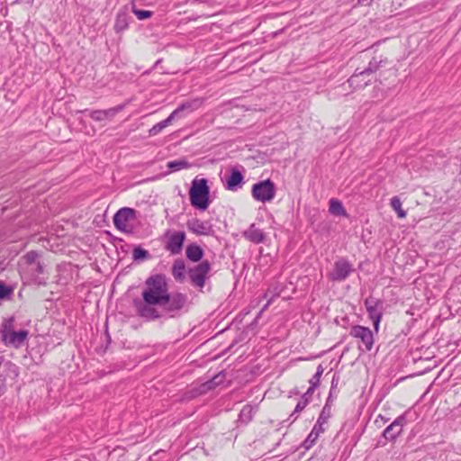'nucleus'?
I'll return each instance as SVG.
<instances>
[{"label": "nucleus", "mask_w": 461, "mask_h": 461, "mask_svg": "<svg viewBox=\"0 0 461 461\" xmlns=\"http://www.w3.org/2000/svg\"><path fill=\"white\" fill-rule=\"evenodd\" d=\"M168 293V284L167 277L163 274H155L148 277L145 281V287L141 296L147 304H161L163 299Z\"/></svg>", "instance_id": "obj_1"}, {"label": "nucleus", "mask_w": 461, "mask_h": 461, "mask_svg": "<svg viewBox=\"0 0 461 461\" xmlns=\"http://www.w3.org/2000/svg\"><path fill=\"white\" fill-rule=\"evenodd\" d=\"M1 339L6 346L21 348L27 339L29 332L26 330H14V318L5 320L0 328Z\"/></svg>", "instance_id": "obj_2"}, {"label": "nucleus", "mask_w": 461, "mask_h": 461, "mask_svg": "<svg viewBox=\"0 0 461 461\" xmlns=\"http://www.w3.org/2000/svg\"><path fill=\"white\" fill-rule=\"evenodd\" d=\"M209 194L210 188L207 180L195 177L192 181L189 190L191 204L199 210H206L209 206Z\"/></svg>", "instance_id": "obj_3"}, {"label": "nucleus", "mask_w": 461, "mask_h": 461, "mask_svg": "<svg viewBox=\"0 0 461 461\" xmlns=\"http://www.w3.org/2000/svg\"><path fill=\"white\" fill-rule=\"evenodd\" d=\"M387 63V59L380 56L379 58L374 57L368 63V66L363 69L359 70L357 68L355 73L349 77L348 80L350 86L355 88H361L368 85L370 79L368 77L370 75L376 72L382 66Z\"/></svg>", "instance_id": "obj_4"}, {"label": "nucleus", "mask_w": 461, "mask_h": 461, "mask_svg": "<svg viewBox=\"0 0 461 461\" xmlns=\"http://www.w3.org/2000/svg\"><path fill=\"white\" fill-rule=\"evenodd\" d=\"M113 220L118 230L125 233H132V222L137 220V211L130 207H122L115 212Z\"/></svg>", "instance_id": "obj_5"}, {"label": "nucleus", "mask_w": 461, "mask_h": 461, "mask_svg": "<svg viewBox=\"0 0 461 461\" xmlns=\"http://www.w3.org/2000/svg\"><path fill=\"white\" fill-rule=\"evenodd\" d=\"M276 194V188L274 182L270 179L259 181L252 185V197L261 203L271 202Z\"/></svg>", "instance_id": "obj_6"}, {"label": "nucleus", "mask_w": 461, "mask_h": 461, "mask_svg": "<svg viewBox=\"0 0 461 461\" xmlns=\"http://www.w3.org/2000/svg\"><path fill=\"white\" fill-rule=\"evenodd\" d=\"M187 303V296L182 293L169 292L167 294L166 298L163 299V303L159 304L165 312L174 317L179 311H181Z\"/></svg>", "instance_id": "obj_7"}, {"label": "nucleus", "mask_w": 461, "mask_h": 461, "mask_svg": "<svg viewBox=\"0 0 461 461\" xmlns=\"http://www.w3.org/2000/svg\"><path fill=\"white\" fill-rule=\"evenodd\" d=\"M211 270V264L207 260H203L197 266L192 267L188 271L191 283L197 287L203 288L207 278V275Z\"/></svg>", "instance_id": "obj_8"}, {"label": "nucleus", "mask_w": 461, "mask_h": 461, "mask_svg": "<svg viewBox=\"0 0 461 461\" xmlns=\"http://www.w3.org/2000/svg\"><path fill=\"white\" fill-rule=\"evenodd\" d=\"M365 306L369 318L373 321L375 332H378L383 316V302L374 297H368L365 300Z\"/></svg>", "instance_id": "obj_9"}, {"label": "nucleus", "mask_w": 461, "mask_h": 461, "mask_svg": "<svg viewBox=\"0 0 461 461\" xmlns=\"http://www.w3.org/2000/svg\"><path fill=\"white\" fill-rule=\"evenodd\" d=\"M354 268L352 264L346 258H339L334 263L332 271L329 277L332 281H344L352 272Z\"/></svg>", "instance_id": "obj_10"}, {"label": "nucleus", "mask_w": 461, "mask_h": 461, "mask_svg": "<svg viewBox=\"0 0 461 461\" xmlns=\"http://www.w3.org/2000/svg\"><path fill=\"white\" fill-rule=\"evenodd\" d=\"M349 335L359 339L363 343L366 351H370L373 348L374 335L369 328L355 325L350 329Z\"/></svg>", "instance_id": "obj_11"}, {"label": "nucleus", "mask_w": 461, "mask_h": 461, "mask_svg": "<svg viewBox=\"0 0 461 461\" xmlns=\"http://www.w3.org/2000/svg\"><path fill=\"white\" fill-rule=\"evenodd\" d=\"M166 238V250L169 251L172 255L179 254L183 249L185 233L184 231H167Z\"/></svg>", "instance_id": "obj_12"}, {"label": "nucleus", "mask_w": 461, "mask_h": 461, "mask_svg": "<svg viewBox=\"0 0 461 461\" xmlns=\"http://www.w3.org/2000/svg\"><path fill=\"white\" fill-rule=\"evenodd\" d=\"M405 422V415H400L385 428L383 431V437L389 441L394 440L402 433Z\"/></svg>", "instance_id": "obj_13"}, {"label": "nucleus", "mask_w": 461, "mask_h": 461, "mask_svg": "<svg viewBox=\"0 0 461 461\" xmlns=\"http://www.w3.org/2000/svg\"><path fill=\"white\" fill-rule=\"evenodd\" d=\"M186 227L191 232L196 235L208 236L213 232L212 227L208 221H201L196 218L188 220Z\"/></svg>", "instance_id": "obj_14"}, {"label": "nucleus", "mask_w": 461, "mask_h": 461, "mask_svg": "<svg viewBox=\"0 0 461 461\" xmlns=\"http://www.w3.org/2000/svg\"><path fill=\"white\" fill-rule=\"evenodd\" d=\"M242 237L252 243L259 244L265 241L266 234L255 223H252L242 232Z\"/></svg>", "instance_id": "obj_15"}, {"label": "nucleus", "mask_w": 461, "mask_h": 461, "mask_svg": "<svg viewBox=\"0 0 461 461\" xmlns=\"http://www.w3.org/2000/svg\"><path fill=\"white\" fill-rule=\"evenodd\" d=\"M203 104L202 99L196 98L191 101H186L183 104H181L176 110H174L171 114L174 116V118H180L182 116L183 112H194V110L198 109Z\"/></svg>", "instance_id": "obj_16"}, {"label": "nucleus", "mask_w": 461, "mask_h": 461, "mask_svg": "<svg viewBox=\"0 0 461 461\" xmlns=\"http://www.w3.org/2000/svg\"><path fill=\"white\" fill-rule=\"evenodd\" d=\"M155 304H147L146 303H138L136 304L139 314L141 317L156 320L160 317L158 312L153 307Z\"/></svg>", "instance_id": "obj_17"}, {"label": "nucleus", "mask_w": 461, "mask_h": 461, "mask_svg": "<svg viewBox=\"0 0 461 461\" xmlns=\"http://www.w3.org/2000/svg\"><path fill=\"white\" fill-rule=\"evenodd\" d=\"M243 175L236 168H232L230 176L226 180V188L236 191L243 183Z\"/></svg>", "instance_id": "obj_18"}, {"label": "nucleus", "mask_w": 461, "mask_h": 461, "mask_svg": "<svg viewBox=\"0 0 461 461\" xmlns=\"http://www.w3.org/2000/svg\"><path fill=\"white\" fill-rule=\"evenodd\" d=\"M185 255L189 260L198 262L203 258V251L200 246L196 244H190L186 248Z\"/></svg>", "instance_id": "obj_19"}, {"label": "nucleus", "mask_w": 461, "mask_h": 461, "mask_svg": "<svg viewBox=\"0 0 461 461\" xmlns=\"http://www.w3.org/2000/svg\"><path fill=\"white\" fill-rule=\"evenodd\" d=\"M257 411L258 407L256 405L246 404L240 412V420L243 423H249L252 420Z\"/></svg>", "instance_id": "obj_20"}, {"label": "nucleus", "mask_w": 461, "mask_h": 461, "mask_svg": "<svg viewBox=\"0 0 461 461\" xmlns=\"http://www.w3.org/2000/svg\"><path fill=\"white\" fill-rule=\"evenodd\" d=\"M329 212L335 216H347V212L342 203L338 199H330L329 202Z\"/></svg>", "instance_id": "obj_21"}, {"label": "nucleus", "mask_w": 461, "mask_h": 461, "mask_svg": "<svg viewBox=\"0 0 461 461\" xmlns=\"http://www.w3.org/2000/svg\"><path fill=\"white\" fill-rule=\"evenodd\" d=\"M185 266L182 259H177L172 267V275L177 281H182L185 277Z\"/></svg>", "instance_id": "obj_22"}, {"label": "nucleus", "mask_w": 461, "mask_h": 461, "mask_svg": "<svg viewBox=\"0 0 461 461\" xmlns=\"http://www.w3.org/2000/svg\"><path fill=\"white\" fill-rule=\"evenodd\" d=\"M128 27V15L125 12L118 13L115 23H114V30L116 32H122L127 29Z\"/></svg>", "instance_id": "obj_23"}, {"label": "nucleus", "mask_w": 461, "mask_h": 461, "mask_svg": "<svg viewBox=\"0 0 461 461\" xmlns=\"http://www.w3.org/2000/svg\"><path fill=\"white\" fill-rule=\"evenodd\" d=\"M174 120H175L174 116L170 113V115H169L167 119H165V120H163V121L159 122L158 123L155 124V125H154V126L149 130V134H150V135H156V134H158V132H160L164 128H166L167 126H168V125L172 122V121H174Z\"/></svg>", "instance_id": "obj_24"}, {"label": "nucleus", "mask_w": 461, "mask_h": 461, "mask_svg": "<svg viewBox=\"0 0 461 461\" xmlns=\"http://www.w3.org/2000/svg\"><path fill=\"white\" fill-rule=\"evenodd\" d=\"M167 166L171 171H179L181 169L188 168L190 164L185 159H179L169 161Z\"/></svg>", "instance_id": "obj_25"}, {"label": "nucleus", "mask_w": 461, "mask_h": 461, "mask_svg": "<svg viewBox=\"0 0 461 461\" xmlns=\"http://www.w3.org/2000/svg\"><path fill=\"white\" fill-rule=\"evenodd\" d=\"M39 253L35 250H31L27 252L23 258L22 261L27 265L28 268L31 267H34V264L38 261Z\"/></svg>", "instance_id": "obj_26"}, {"label": "nucleus", "mask_w": 461, "mask_h": 461, "mask_svg": "<svg viewBox=\"0 0 461 461\" xmlns=\"http://www.w3.org/2000/svg\"><path fill=\"white\" fill-rule=\"evenodd\" d=\"M391 207L396 212L399 218H405L406 212L402 208V202L398 196H393L390 202Z\"/></svg>", "instance_id": "obj_27"}, {"label": "nucleus", "mask_w": 461, "mask_h": 461, "mask_svg": "<svg viewBox=\"0 0 461 461\" xmlns=\"http://www.w3.org/2000/svg\"><path fill=\"white\" fill-rule=\"evenodd\" d=\"M308 403L309 399L306 396H303L297 402L294 412L291 414V418H293L292 422L297 419L298 414L307 406Z\"/></svg>", "instance_id": "obj_28"}, {"label": "nucleus", "mask_w": 461, "mask_h": 461, "mask_svg": "<svg viewBox=\"0 0 461 461\" xmlns=\"http://www.w3.org/2000/svg\"><path fill=\"white\" fill-rule=\"evenodd\" d=\"M223 375L220 373L214 375L211 380L203 384L206 390H212L222 382Z\"/></svg>", "instance_id": "obj_29"}, {"label": "nucleus", "mask_w": 461, "mask_h": 461, "mask_svg": "<svg viewBox=\"0 0 461 461\" xmlns=\"http://www.w3.org/2000/svg\"><path fill=\"white\" fill-rule=\"evenodd\" d=\"M223 375L220 373L214 375L211 380L203 384L206 390H212L222 382Z\"/></svg>", "instance_id": "obj_30"}, {"label": "nucleus", "mask_w": 461, "mask_h": 461, "mask_svg": "<svg viewBox=\"0 0 461 461\" xmlns=\"http://www.w3.org/2000/svg\"><path fill=\"white\" fill-rule=\"evenodd\" d=\"M318 438V434L315 432V430H312L305 440L303 442L302 447L304 449H310L315 444Z\"/></svg>", "instance_id": "obj_31"}, {"label": "nucleus", "mask_w": 461, "mask_h": 461, "mask_svg": "<svg viewBox=\"0 0 461 461\" xmlns=\"http://www.w3.org/2000/svg\"><path fill=\"white\" fill-rule=\"evenodd\" d=\"M149 256V255L148 250H146L140 247L135 248L132 252V258L136 261L144 260V259L148 258Z\"/></svg>", "instance_id": "obj_32"}, {"label": "nucleus", "mask_w": 461, "mask_h": 461, "mask_svg": "<svg viewBox=\"0 0 461 461\" xmlns=\"http://www.w3.org/2000/svg\"><path fill=\"white\" fill-rule=\"evenodd\" d=\"M331 416V407L328 404H325L321 410V412L318 418L319 423H326L330 417Z\"/></svg>", "instance_id": "obj_33"}, {"label": "nucleus", "mask_w": 461, "mask_h": 461, "mask_svg": "<svg viewBox=\"0 0 461 461\" xmlns=\"http://www.w3.org/2000/svg\"><path fill=\"white\" fill-rule=\"evenodd\" d=\"M132 13L136 15L139 20L149 19L152 16L153 13L148 10L137 9L134 5L132 6Z\"/></svg>", "instance_id": "obj_34"}, {"label": "nucleus", "mask_w": 461, "mask_h": 461, "mask_svg": "<svg viewBox=\"0 0 461 461\" xmlns=\"http://www.w3.org/2000/svg\"><path fill=\"white\" fill-rule=\"evenodd\" d=\"M124 107H125V104H119L115 107L104 110L106 120L113 119L118 113L122 111L124 109Z\"/></svg>", "instance_id": "obj_35"}, {"label": "nucleus", "mask_w": 461, "mask_h": 461, "mask_svg": "<svg viewBox=\"0 0 461 461\" xmlns=\"http://www.w3.org/2000/svg\"><path fill=\"white\" fill-rule=\"evenodd\" d=\"M323 371H324L323 367L320 365L317 367V371H316L315 375L310 379L311 385H312L314 387H317L319 385L320 378H321Z\"/></svg>", "instance_id": "obj_36"}, {"label": "nucleus", "mask_w": 461, "mask_h": 461, "mask_svg": "<svg viewBox=\"0 0 461 461\" xmlns=\"http://www.w3.org/2000/svg\"><path fill=\"white\" fill-rule=\"evenodd\" d=\"M13 293V289L6 286L0 281V300L8 298Z\"/></svg>", "instance_id": "obj_37"}, {"label": "nucleus", "mask_w": 461, "mask_h": 461, "mask_svg": "<svg viewBox=\"0 0 461 461\" xmlns=\"http://www.w3.org/2000/svg\"><path fill=\"white\" fill-rule=\"evenodd\" d=\"M28 270L32 273V276H39L43 273L44 267L43 265L38 260L36 264H34V267H31L28 268Z\"/></svg>", "instance_id": "obj_38"}, {"label": "nucleus", "mask_w": 461, "mask_h": 461, "mask_svg": "<svg viewBox=\"0 0 461 461\" xmlns=\"http://www.w3.org/2000/svg\"><path fill=\"white\" fill-rule=\"evenodd\" d=\"M90 117L95 122H102L106 120L104 110H95L91 112Z\"/></svg>", "instance_id": "obj_39"}, {"label": "nucleus", "mask_w": 461, "mask_h": 461, "mask_svg": "<svg viewBox=\"0 0 461 461\" xmlns=\"http://www.w3.org/2000/svg\"><path fill=\"white\" fill-rule=\"evenodd\" d=\"M323 425H324V423H319V421H317L312 430H315V432L318 434V437H319L320 434L325 430L323 428Z\"/></svg>", "instance_id": "obj_40"}, {"label": "nucleus", "mask_w": 461, "mask_h": 461, "mask_svg": "<svg viewBox=\"0 0 461 461\" xmlns=\"http://www.w3.org/2000/svg\"><path fill=\"white\" fill-rule=\"evenodd\" d=\"M315 388H316V387H314V386L311 385V386L309 387V389L307 390V392H306L303 396H306V397L310 400V397H311V395L312 394V393H313V391H314V389H315Z\"/></svg>", "instance_id": "obj_41"}, {"label": "nucleus", "mask_w": 461, "mask_h": 461, "mask_svg": "<svg viewBox=\"0 0 461 461\" xmlns=\"http://www.w3.org/2000/svg\"><path fill=\"white\" fill-rule=\"evenodd\" d=\"M374 0H357V4L360 5H369Z\"/></svg>", "instance_id": "obj_42"}, {"label": "nucleus", "mask_w": 461, "mask_h": 461, "mask_svg": "<svg viewBox=\"0 0 461 461\" xmlns=\"http://www.w3.org/2000/svg\"><path fill=\"white\" fill-rule=\"evenodd\" d=\"M4 392H5L4 384H0V397L3 395Z\"/></svg>", "instance_id": "obj_43"}, {"label": "nucleus", "mask_w": 461, "mask_h": 461, "mask_svg": "<svg viewBox=\"0 0 461 461\" xmlns=\"http://www.w3.org/2000/svg\"><path fill=\"white\" fill-rule=\"evenodd\" d=\"M271 303V298L267 301V304L263 307V311L268 307Z\"/></svg>", "instance_id": "obj_44"}, {"label": "nucleus", "mask_w": 461, "mask_h": 461, "mask_svg": "<svg viewBox=\"0 0 461 461\" xmlns=\"http://www.w3.org/2000/svg\"><path fill=\"white\" fill-rule=\"evenodd\" d=\"M268 293H269V291H267V293L264 294V298H267L268 297Z\"/></svg>", "instance_id": "obj_45"}]
</instances>
